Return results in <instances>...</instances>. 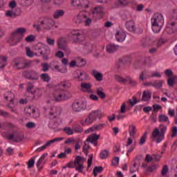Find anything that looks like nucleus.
I'll return each mask as SVG.
<instances>
[{
  "label": "nucleus",
  "mask_w": 177,
  "mask_h": 177,
  "mask_svg": "<svg viewBox=\"0 0 177 177\" xmlns=\"http://www.w3.org/2000/svg\"><path fill=\"white\" fill-rule=\"evenodd\" d=\"M99 139H100V135L93 133L88 136L86 139V142L88 143H92L94 146H97V140H99Z\"/></svg>",
  "instance_id": "nucleus-16"
},
{
  "label": "nucleus",
  "mask_w": 177,
  "mask_h": 177,
  "mask_svg": "<svg viewBox=\"0 0 177 177\" xmlns=\"http://www.w3.org/2000/svg\"><path fill=\"white\" fill-rule=\"evenodd\" d=\"M1 127H1L2 129H6L13 128L15 126L12 123L6 122L1 124Z\"/></svg>",
  "instance_id": "nucleus-49"
},
{
  "label": "nucleus",
  "mask_w": 177,
  "mask_h": 177,
  "mask_svg": "<svg viewBox=\"0 0 177 177\" xmlns=\"http://www.w3.org/2000/svg\"><path fill=\"white\" fill-rule=\"evenodd\" d=\"M86 109V103L84 101H75L72 104V110L76 113L82 111Z\"/></svg>",
  "instance_id": "nucleus-11"
},
{
  "label": "nucleus",
  "mask_w": 177,
  "mask_h": 177,
  "mask_svg": "<svg viewBox=\"0 0 177 177\" xmlns=\"http://www.w3.org/2000/svg\"><path fill=\"white\" fill-rule=\"evenodd\" d=\"M100 157L102 160H104V158H107L109 157V151L103 150L100 153Z\"/></svg>",
  "instance_id": "nucleus-53"
},
{
  "label": "nucleus",
  "mask_w": 177,
  "mask_h": 177,
  "mask_svg": "<svg viewBox=\"0 0 177 177\" xmlns=\"http://www.w3.org/2000/svg\"><path fill=\"white\" fill-rule=\"evenodd\" d=\"M75 74L77 75V77H75V79L77 80L78 81H86V80H89V75H87L86 72H77Z\"/></svg>",
  "instance_id": "nucleus-20"
},
{
  "label": "nucleus",
  "mask_w": 177,
  "mask_h": 177,
  "mask_svg": "<svg viewBox=\"0 0 177 177\" xmlns=\"http://www.w3.org/2000/svg\"><path fill=\"white\" fill-rule=\"evenodd\" d=\"M151 23L153 32H159L164 26V17L161 14L156 13L151 19Z\"/></svg>",
  "instance_id": "nucleus-2"
},
{
  "label": "nucleus",
  "mask_w": 177,
  "mask_h": 177,
  "mask_svg": "<svg viewBox=\"0 0 177 177\" xmlns=\"http://www.w3.org/2000/svg\"><path fill=\"white\" fill-rule=\"evenodd\" d=\"M63 16H64V11L63 10H57L53 14L54 19H60Z\"/></svg>",
  "instance_id": "nucleus-38"
},
{
  "label": "nucleus",
  "mask_w": 177,
  "mask_h": 177,
  "mask_svg": "<svg viewBox=\"0 0 177 177\" xmlns=\"http://www.w3.org/2000/svg\"><path fill=\"white\" fill-rule=\"evenodd\" d=\"M40 24H41V26H44L43 28L44 30L49 31V30H51L52 27L55 26V20H53V19L52 18L46 19L44 21H41L40 22Z\"/></svg>",
  "instance_id": "nucleus-13"
},
{
  "label": "nucleus",
  "mask_w": 177,
  "mask_h": 177,
  "mask_svg": "<svg viewBox=\"0 0 177 177\" xmlns=\"http://www.w3.org/2000/svg\"><path fill=\"white\" fill-rule=\"evenodd\" d=\"M44 116L46 117V118H48L49 120H55V118H57L59 115H60V111H57V108L55 106H44Z\"/></svg>",
  "instance_id": "nucleus-4"
},
{
  "label": "nucleus",
  "mask_w": 177,
  "mask_h": 177,
  "mask_svg": "<svg viewBox=\"0 0 177 177\" xmlns=\"http://www.w3.org/2000/svg\"><path fill=\"white\" fill-rule=\"evenodd\" d=\"M46 42L48 45H50V46H53L55 45V39L46 37Z\"/></svg>",
  "instance_id": "nucleus-60"
},
{
  "label": "nucleus",
  "mask_w": 177,
  "mask_h": 177,
  "mask_svg": "<svg viewBox=\"0 0 177 177\" xmlns=\"http://www.w3.org/2000/svg\"><path fill=\"white\" fill-rule=\"evenodd\" d=\"M147 138V132H145L139 140V145L140 146H142V145H145V143H146Z\"/></svg>",
  "instance_id": "nucleus-47"
},
{
  "label": "nucleus",
  "mask_w": 177,
  "mask_h": 177,
  "mask_svg": "<svg viewBox=\"0 0 177 177\" xmlns=\"http://www.w3.org/2000/svg\"><path fill=\"white\" fill-rule=\"evenodd\" d=\"M149 44H147V39L146 38H143L141 40V46L142 48H146L147 46H148Z\"/></svg>",
  "instance_id": "nucleus-62"
},
{
  "label": "nucleus",
  "mask_w": 177,
  "mask_h": 177,
  "mask_svg": "<svg viewBox=\"0 0 177 177\" xmlns=\"http://www.w3.org/2000/svg\"><path fill=\"white\" fill-rule=\"evenodd\" d=\"M177 80V76H173L172 77H169L167 79V85L169 88H174L175 85V81Z\"/></svg>",
  "instance_id": "nucleus-36"
},
{
  "label": "nucleus",
  "mask_w": 177,
  "mask_h": 177,
  "mask_svg": "<svg viewBox=\"0 0 177 177\" xmlns=\"http://www.w3.org/2000/svg\"><path fill=\"white\" fill-rule=\"evenodd\" d=\"M22 75L24 78H27L28 80H38V73L35 71H25L22 73Z\"/></svg>",
  "instance_id": "nucleus-12"
},
{
  "label": "nucleus",
  "mask_w": 177,
  "mask_h": 177,
  "mask_svg": "<svg viewBox=\"0 0 177 177\" xmlns=\"http://www.w3.org/2000/svg\"><path fill=\"white\" fill-rule=\"evenodd\" d=\"M167 131L166 126H160V129L155 128L152 132L153 140L156 143H161L165 136V132Z\"/></svg>",
  "instance_id": "nucleus-3"
},
{
  "label": "nucleus",
  "mask_w": 177,
  "mask_h": 177,
  "mask_svg": "<svg viewBox=\"0 0 177 177\" xmlns=\"http://www.w3.org/2000/svg\"><path fill=\"white\" fill-rule=\"evenodd\" d=\"M73 23L75 24H82L84 23L85 26H91L92 19L86 17L84 12H80L77 16L74 17Z\"/></svg>",
  "instance_id": "nucleus-7"
},
{
  "label": "nucleus",
  "mask_w": 177,
  "mask_h": 177,
  "mask_svg": "<svg viewBox=\"0 0 177 177\" xmlns=\"http://www.w3.org/2000/svg\"><path fill=\"white\" fill-rule=\"evenodd\" d=\"M92 74H93L94 78L98 82H101V81H103V74L102 73L97 72V71H96V70H94V71H93Z\"/></svg>",
  "instance_id": "nucleus-29"
},
{
  "label": "nucleus",
  "mask_w": 177,
  "mask_h": 177,
  "mask_svg": "<svg viewBox=\"0 0 177 177\" xmlns=\"http://www.w3.org/2000/svg\"><path fill=\"white\" fill-rule=\"evenodd\" d=\"M25 41H26V42H34V41H35V36L30 35L25 39Z\"/></svg>",
  "instance_id": "nucleus-59"
},
{
  "label": "nucleus",
  "mask_w": 177,
  "mask_h": 177,
  "mask_svg": "<svg viewBox=\"0 0 177 177\" xmlns=\"http://www.w3.org/2000/svg\"><path fill=\"white\" fill-rule=\"evenodd\" d=\"M147 77H149V75L147 74V71H144L141 73V74L140 75V80L141 81H145V78H147Z\"/></svg>",
  "instance_id": "nucleus-57"
},
{
  "label": "nucleus",
  "mask_w": 177,
  "mask_h": 177,
  "mask_svg": "<svg viewBox=\"0 0 177 177\" xmlns=\"http://www.w3.org/2000/svg\"><path fill=\"white\" fill-rule=\"evenodd\" d=\"M64 138H54L50 141H48L44 145L41 146V147H39L36 149V151H42V150H45L47 147H49L52 145V143H55V142H60L61 140H63Z\"/></svg>",
  "instance_id": "nucleus-15"
},
{
  "label": "nucleus",
  "mask_w": 177,
  "mask_h": 177,
  "mask_svg": "<svg viewBox=\"0 0 177 177\" xmlns=\"http://www.w3.org/2000/svg\"><path fill=\"white\" fill-rule=\"evenodd\" d=\"M165 32L167 34H174L177 31V24L175 22H171L168 24L165 28Z\"/></svg>",
  "instance_id": "nucleus-17"
},
{
  "label": "nucleus",
  "mask_w": 177,
  "mask_h": 177,
  "mask_svg": "<svg viewBox=\"0 0 177 177\" xmlns=\"http://www.w3.org/2000/svg\"><path fill=\"white\" fill-rule=\"evenodd\" d=\"M103 128H104V124H95L93 127L88 129L85 131V133H89V132H95L96 131H100V129H103Z\"/></svg>",
  "instance_id": "nucleus-22"
},
{
  "label": "nucleus",
  "mask_w": 177,
  "mask_h": 177,
  "mask_svg": "<svg viewBox=\"0 0 177 177\" xmlns=\"http://www.w3.org/2000/svg\"><path fill=\"white\" fill-rule=\"evenodd\" d=\"M80 87L82 89L83 92H87V93H93L92 91V84L82 82L80 84Z\"/></svg>",
  "instance_id": "nucleus-19"
},
{
  "label": "nucleus",
  "mask_w": 177,
  "mask_h": 177,
  "mask_svg": "<svg viewBox=\"0 0 177 177\" xmlns=\"http://www.w3.org/2000/svg\"><path fill=\"white\" fill-rule=\"evenodd\" d=\"M64 132H65V133H66V135H73L74 133V131L73 130V129H71V127H65L63 129Z\"/></svg>",
  "instance_id": "nucleus-55"
},
{
  "label": "nucleus",
  "mask_w": 177,
  "mask_h": 177,
  "mask_svg": "<svg viewBox=\"0 0 177 177\" xmlns=\"http://www.w3.org/2000/svg\"><path fill=\"white\" fill-rule=\"evenodd\" d=\"M158 121L159 122H167V121H169V119L168 118V116L164 114H160L158 116Z\"/></svg>",
  "instance_id": "nucleus-43"
},
{
  "label": "nucleus",
  "mask_w": 177,
  "mask_h": 177,
  "mask_svg": "<svg viewBox=\"0 0 177 177\" xmlns=\"http://www.w3.org/2000/svg\"><path fill=\"white\" fill-rule=\"evenodd\" d=\"M151 99V93L149 91H145L142 93V100L143 102H149Z\"/></svg>",
  "instance_id": "nucleus-33"
},
{
  "label": "nucleus",
  "mask_w": 177,
  "mask_h": 177,
  "mask_svg": "<svg viewBox=\"0 0 177 177\" xmlns=\"http://www.w3.org/2000/svg\"><path fill=\"white\" fill-rule=\"evenodd\" d=\"M71 38L75 44H80L85 39V32L82 29H75L71 32Z\"/></svg>",
  "instance_id": "nucleus-6"
},
{
  "label": "nucleus",
  "mask_w": 177,
  "mask_h": 177,
  "mask_svg": "<svg viewBox=\"0 0 177 177\" xmlns=\"http://www.w3.org/2000/svg\"><path fill=\"white\" fill-rule=\"evenodd\" d=\"M12 66L17 70H24L31 67V62L26 61L23 58H17L12 61Z\"/></svg>",
  "instance_id": "nucleus-5"
},
{
  "label": "nucleus",
  "mask_w": 177,
  "mask_h": 177,
  "mask_svg": "<svg viewBox=\"0 0 177 177\" xmlns=\"http://www.w3.org/2000/svg\"><path fill=\"white\" fill-rule=\"evenodd\" d=\"M6 62H8V57L6 56H0V68H5Z\"/></svg>",
  "instance_id": "nucleus-39"
},
{
  "label": "nucleus",
  "mask_w": 177,
  "mask_h": 177,
  "mask_svg": "<svg viewBox=\"0 0 177 177\" xmlns=\"http://www.w3.org/2000/svg\"><path fill=\"white\" fill-rule=\"evenodd\" d=\"M129 1L128 0H118L115 3V8H125L126 6H129Z\"/></svg>",
  "instance_id": "nucleus-26"
},
{
  "label": "nucleus",
  "mask_w": 177,
  "mask_h": 177,
  "mask_svg": "<svg viewBox=\"0 0 177 177\" xmlns=\"http://www.w3.org/2000/svg\"><path fill=\"white\" fill-rule=\"evenodd\" d=\"M50 53V48L49 46H44L42 50L40 51V55L42 56L44 60L49 59V54Z\"/></svg>",
  "instance_id": "nucleus-18"
},
{
  "label": "nucleus",
  "mask_w": 177,
  "mask_h": 177,
  "mask_svg": "<svg viewBox=\"0 0 177 177\" xmlns=\"http://www.w3.org/2000/svg\"><path fill=\"white\" fill-rule=\"evenodd\" d=\"M57 45L59 49H62V50L66 52L67 55H70V53H71V50L67 46V39H66L65 37H61L58 39L57 41Z\"/></svg>",
  "instance_id": "nucleus-8"
},
{
  "label": "nucleus",
  "mask_w": 177,
  "mask_h": 177,
  "mask_svg": "<svg viewBox=\"0 0 177 177\" xmlns=\"http://www.w3.org/2000/svg\"><path fill=\"white\" fill-rule=\"evenodd\" d=\"M129 133L131 138H135V135H136V126L135 124H131L129 128Z\"/></svg>",
  "instance_id": "nucleus-34"
},
{
  "label": "nucleus",
  "mask_w": 177,
  "mask_h": 177,
  "mask_svg": "<svg viewBox=\"0 0 177 177\" xmlns=\"http://www.w3.org/2000/svg\"><path fill=\"white\" fill-rule=\"evenodd\" d=\"M40 78L44 82H49L50 81V77L48 73H42L40 75Z\"/></svg>",
  "instance_id": "nucleus-41"
},
{
  "label": "nucleus",
  "mask_w": 177,
  "mask_h": 177,
  "mask_svg": "<svg viewBox=\"0 0 177 177\" xmlns=\"http://www.w3.org/2000/svg\"><path fill=\"white\" fill-rule=\"evenodd\" d=\"M167 172H168V166L164 165L161 171V174L162 175V176H164L167 175Z\"/></svg>",
  "instance_id": "nucleus-61"
},
{
  "label": "nucleus",
  "mask_w": 177,
  "mask_h": 177,
  "mask_svg": "<svg viewBox=\"0 0 177 177\" xmlns=\"http://www.w3.org/2000/svg\"><path fill=\"white\" fill-rule=\"evenodd\" d=\"M85 50H86L87 53H91L92 50H93V45L91 44H86L84 46Z\"/></svg>",
  "instance_id": "nucleus-54"
},
{
  "label": "nucleus",
  "mask_w": 177,
  "mask_h": 177,
  "mask_svg": "<svg viewBox=\"0 0 177 177\" xmlns=\"http://www.w3.org/2000/svg\"><path fill=\"white\" fill-rule=\"evenodd\" d=\"M93 160V154H90L88 156V159L87 160V168H91V165H92V161Z\"/></svg>",
  "instance_id": "nucleus-58"
},
{
  "label": "nucleus",
  "mask_w": 177,
  "mask_h": 177,
  "mask_svg": "<svg viewBox=\"0 0 177 177\" xmlns=\"http://www.w3.org/2000/svg\"><path fill=\"white\" fill-rule=\"evenodd\" d=\"M28 168L30 169L34 167V165L35 164V157H33L30 158L28 162Z\"/></svg>",
  "instance_id": "nucleus-52"
},
{
  "label": "nucleus",
  "mask_w": 177,
  "mask_h": 177,
  "mask_svg": "<svg viewBox=\"0 0 177 177\" xmlns=\"http://www.w3.org/2000/svg\"><path fill=\"white\" fill-rule=\"evenodd\" d=\"M101 172H103V167L100 166H95L93 169V174L95 177L97 176V174H100Z\"/></svg>",
  "instance_id": "nucleus-40"
},
{
  "label": "nucleus",
  "mask_w": 177,
  "mask_h": 177,
  "mask_svg": "<svg viewBox=\"0 0 177 177\" xmlns=\"http://www.w3.org/2000/svg\"><path fill=\"white\" fill-rule=\"evenodd\" d=\"M21 15V10L19 8H16L15 10H8L6 12V16L7 17H11L12 19H15V17H17Z\"/></svg>",
  "instance_id": "nucleus-14"
},
{
  "label": "nucleus",
  "mask_w": 177,
  "mask_h": 177,
  "mask_svg": "<svg viewBox=\"0 0 177 177\" xmlns=\"http://www.w3.org/2000/svg\"><path fill=\"white\" fill-rule=\"evenodd\" d=\"M72 3L74 6H82V8H88V0H73Z\"/></svg>",
  "instance_id": "nucleus-21"
},
{
  "label": "nucleus",
  "mask_w": 177,
  "mask_h": 177,
  "mask_svg": "<svg viewBox=\"0 0 177 177\" xmlns=\"http://www.w3.org/2000/svg\"><path fill=\"white\" fill-rule=\"evenodd\" d=\"M73 131L75 132V133H81L84 131L82 127L80 124H76L75 126H73Z\"/></svg>",
  "instance_id": "nucleus-42"
},
{
  "label": "nucleus",
  "mask_w": 177,
  "mask_h": 177,
  "mask_svg": "<svg viewBox=\"0 0 177 177\" xmlns=\"http://www.w3.org/2000/svg\"><path fill=\"white\" fill-rule=\"evenodd\" d=\"M66 167H67V168H75V167H77L76 166V165H75V162H73V161H71V162H69L67 165H66Z\"/></svg>",
  "instance_id": "nucleus-64"
},
{
  "label": "nucleus",
  "mask_w": 177,
  "mask_h": 177,
  "mask_svg": "<svg viewBox=\"0 0 177 177\" xmlns=\"http://www.w3.org/2000/svg\"><path fill=\"white\" fill-rule=\"evenodd\" d=\"M25 113L28 115H34L35 113V107L34 106H29L25 108Z\"/></svg>",
  "instance_id": "nucleus-31"
},
{
  "label": "nucleus",
  "mask_w": 177,
  "mask_h": 177,
  "mask_svg": "<svg viewBox=\"0 0 177 177\" xmlns=\"http://www.w3.org/2000/svg\"><path fill=\"white\" fill-rule=\"evenodd\" d=\"M70 86H71V84L68 80L62 81L55 86L54 97L56 102H62V100L66 99L67 95L66 89L70 88Z\"/></svg>",
  "instance_id": "nucleus-1"
},
{
  "label": "nucleus",
  "mask_w": 177,
  "mask_h": 177,
  "mask_svg": "<svg viewBox=\"0 0 177 177\" xmlns=\"http://www.w3.org/2000/svg\"><path fill=\"white\" fill-rule=\"evenodd\" d=\"M127 35L123 31H117L115 34V38L118 42H124L125 41Z\"/></svg>",
  "instance_id": "nucleus-25"
},
{
  "label": "nucleus",
  "mask_w": 177,
  "mask_h": 177,
  "mask_svg": "<svg viewBox=\"0 0 177 177\" xmlns=\"http://www.w3.org/2000/svg\"><path fill=\"white\" fill-rule=\"evenodd\" d=\"M162 84H164V81L160 80L158 82H153V88L156 89H161L162 88Z\"/></svg>",
  "instance_id": "nucleus-48"
},
{
  "label": "nucleus",
  "mask_w": 177,
  "mask_h": 177,
  "mask_svg": "<svg viewBox=\"0 0 177 177\" xmlns=\"http://www.w3.org/2000/svg\"><path fill=\"white\" fill-rule=\"evenodd\" d=\"M165 74L167 77H168L169 78H171L172 77H176V75L174 74V72L172 71V70L171 69H166L165 71Z\"/></svg>",
  "instance_id": "nucleus-50"
},
{
  "label": "nucleus",
  "mask_w": 177,
  "mask_h": 177,
  "mask_svg": "<svg viewBox=\"0 0 177 177\" xmlns=\"http://www.w3.org/2000/svg\"><path fill=\"white\" fill-rule=\"evenodd\" d=\"M44 164H45V162H44L43 160H41V159L38 160L37 162L36 163V166L38 168L39 171H41V169L44 168Z\"/></svg>",
  "instance_id": "nucleus-56"
},
{
  "label": "nucleus",
  "mask_w": 177,
  "mask_h": 177,
  "mask_svg": "<svg viewBox=\"0 0 177 177\" xmlns=\"http://www.w3.org/2000/svg\"><path fill=\"white\" fill-rule=\"evenodd\" d=\"M126 28L130 32H135L136 31V26L133 21H128L126 23Z\"/></svg>",
  "instance_id": "nucleus-24"
},
{
  "label": "nucleus",
  "mask_w": 177,
  "mask_h": 177,
  "mask_svg": "<svg viewBox=\"0 0 177 177\" xmlns=\"http://www.w3.org/2000/svg\"><path fill=\"white\" fill-rule=\"evenodd\" d=\"M115 80L117 81V82H119V84H127L128 82V76L124 78L120 75H115Z\"/></svg>",
  "instance_id": "nucleus-32"
},
{
  "label": "nucleus",
  "mask_w": 177,
  "mask_h": 177,
  "mask_svg": "<svg viewBox=\"0 0 177 177\" xmlns=\"http://www.w3.org/2000/svg\"><path fill=\"white\" fill-rule=\"evenodd\" d=\"M103 8L97 6L93 10V15H100V13H103Z\"/></svg>",
  "instance_id": "nucleus-51"
},
{
  "label": "nucleus",
  "mask_w": 177,
  "mask_h": 177,
  "mask_svg": "<svg viewBox=\"0 0 177 177\" xmlns=\"http://www.w3.org/2000/svg\"><path fill=\"white\" fill-rule=\"evenodd\" d=\"M141 167L142 168H147L148 172H153L157 169V165H153L151 167H147V165H142Z\"/></svg>",
  "instance_id": "nucleus-44"
},
{
  "label": "nucleus",
  "mask_w": 177,
  "mask_h": 177,
  "mask_svg": "<svg viewBox=\"0 0 177 177\" xmlns=\"http://www.w3.org/2000/svg\"><path fill=\"white\" fill-rule=\"evenodd\" d=\"M16 106H17V100H16L10 101V102L7 104V107L10 109L12 113H15V114H17V109H16Z\"/></svg>",
  "instance_id": "nucleus-23"
},
{
  "label": "nucleus",
  "mask_w": 177,
  "mask_h": 177,
  "mask_svg": "<svg viewBox=\"0 0 177 177\" xmlns=\"http://www.w3.org/2000/svg\"><path fill=\"white\" fill-rule=\"evenodd\" d=\"M41 71L44 73H46V71H49V68H50V66L48 63H41Z\"/></svg>",
  "instance_id": "nucleus-46"
},
{
  "label": "nucleus",
  "mask_w": 177,
  "mask_h": 177,
  "mask_svg": "<svg viewBox=\"0 0 177 177\" xmlns=\"http://www.w3.org/2000/svg\"><path fill=\"white\" fill-rule=\"evenodd\" d=\"M93 121H95L93 118L91 117V115L88 114L87 118L85 120H80V124L85 127L86 125H91V124L93 123Z\"/></svg>",
  "instance_id": "nucleus-27"
},
{
  "label": "nucleus",
  "mask_w": 177,
  "mask_h": 177,
  "mask_svg": "<svg viewBox=\"0 0 177 177\" xmlns=\"http://www.w3.org/2000/svg\"><path fill=\"white\" fill-rule=\"evenodd\" d=\"M75 170L79 172H84V162H85V158L81 156H76L75 160Z\"/></svg>",
  "instance_id": "nucleus-9"
},
{
  "label": "nucleus",
  "mask_w": 177,
  "mask_h": 177,
  "mask_svg": "<svg viewBox=\"0 0 177 177\" xmlns=\"http://www.w3.org/2000/svg\"><path fill=\"white\" fill-rule=\"evenodd\" d=\"M21 39H23V35H20L15 32H12L8 42L11 46H15V45H17V44H19Z\"/></svg>",
  "instance_id": "nucleus-10"
},
{
  "label": "nucleus",
  "mask_w": 177,
  "mask_h": 177,
  "mask_svg": "<svg viewBox=\"0 0 177 177\" xmlns=\"http://www.w3.org/2000/svg\"><path fill=\"white\" fill-rule=\"evenodd\" d=\"M26 128L31 129L35 127V124L33 122H28L26 124Z\"/></svg>",
  "instance_id": "nucleus-63"
},
{
  "label": "nucleus",
  "mask_w": 177,
  "mask_h": 177,
  "mask_svg": "<svg viewBox=\"0 0 177 177\" xmlns=\"http://www.w3.org/2000/svg\"><path fill=\"white\" fill-rule=\"evenodd\" d=\"M4 99H6V100H8L9 102H12V100H15V94L10 91H8L4 94Z\"/></svg>",
  "instance_id": "nucleus-35"
},
{
  "label": "nucleus",
  "mask_w": 177,
  "mask_h": 177,
  "mask_svg": "<svg viewBox=\"0 0 177 177\" xmlns=\"http://www.w3.org/2000/svg\"><path fill=\"white\" fill-rule=\"evenodd\" d=\"M88 115H90L91 118H93L94 121H96L97 118H102V113L99 110L93 111L88 113Z\"/></svg>",
  "instance_id": "nucleus-28"
},
{
  "label": "nucleus",
  "mask_w": 177,
  "mask_h": 177,
  "mask_svg": "<svg viewBox=\"0 0 177 177\" xmlns=\"http://www.w3.org/2000/svg\"><path fill=\"white\" fill-rule=\"evenodd\" d=\"M106 50L109 53H114L118 50V46L114 44H109L106 46Z\"/></svg>",
  "instance_id": "nucleus-30"
},
{
  "label": "nucleus",
  "mask_w": 177,
  "mask_h": 177,
  "mask_svg": "<svg viewBox=\"0 0 177 177\" xmlns=\"http://www.w3.org/2000/svg\"><path fill=\"white\" fill-rule=\"evenodd\" d=\"M96 93L100 99H106V93L103 92V88L102 87L97 88L96 90Z\"/></svg>",
  "instance_id": "nucleus-37"
},
{
  "label": "nucleus",
  "mask_w": 177,
  "mask_h": 177,
  "mask_svg": "<svg viewBox=\"0 0 177 177\" xmlns=\"http://www.w3.org/2000/svg\"><path fill=\"white\" fill-rule=\"evenodd\" d=\"M26 31H27V30L25 28H19L16 29L14 32H16V34H19V35H22L23 38V37H24V33L26 32Z\"/></svg>",
  "instance_id": "nucleus-45"
}]
</instances>
